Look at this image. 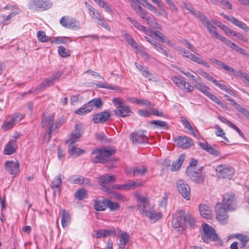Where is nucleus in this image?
<instances>
[{
    "label": "nucleus",
    "instance_id": "61",
    "mask_svg": "<svg viewBox=\"0 0 249 249\" xmlns=\"http://www.w3.org/2000/svg\"><path fill=\"white\" fill-rule=\"evenodd\" d=\"M181 122L184 127L186 129H187L190 131L191 130H193V127L192 126L190 123L188 122V121L185 119L184 118L181 120Z\"/></svg>",
    "mask_w": 249,
    "mask_h": 249
},
{
    "label": "nucleus",
    "instance_id": "17",
    "mask_svg": "<svg viewBox=\"0 0 249 249\" xmlns=\"http://www.w3.org/2000/svg\"><path fill=\"white\" fill-rule=\"evenodd\" d=\"M112 103L116 108L114 110V114L119 117H124V103L119 98H114L112 99Z\"/></svg>",
    "mask_w": 249,
    "mask_h": 249
},
{
    "label": "nucleus",
    "instance_id": "26",
    "mask_svg": "<svg viewBox=\"0 0 249 249\" xmlns=\"http://www.w3.org/2000/svg\"><path fill=\"white\" fill-rule=\"evenodd\" d=\"M71 218L69 213L65 209L61 211V222L62 226L65 228L71 223Z\"/></svg>",
    "mask_w": 249,
    "mask_h": 249
},
{
    "label": "nucleus",
    "instance_id": "64",
    "mask_svg": "<svg viewBox=\"0 0 249 249\" xmlns=\"http://www.w3.org/2000/svg\"><path fill=\"white\" fill-rule=\"evenodd\" d=\"M138 114L140 116L147 117L151 115V111H148L145 109H141L138 111Z\"/></svg>",
    "mask_w": 249,
    "mask_h": 249
},
{
    "label": "nucleus",
    "instance_id": "34",
    "mask_svg": "<svg viewBox=\"0 0 249 249\" xmlns=\"http://www.w3.org/2000/svg\"><path fill=\"white\" fill-rule=\"evenodd\" d=\"M17 149L16 145L15 143H12L9 142L4 148V153L6 155H10L15 152Z\"/></svg>",
    "mask_w": 249,
    "mask_h": 249
},
{
    "label": "nucleus",
    "instance_id": "43",
    "mask_svg": "<svg viewBox=\"0 0 249 249\" xmlns=\"http://www.w3.org/2000/svg\"><path fill=\"white\" fill-rule=\"evenodd\" d=\"M37 37L39 41L45 42L50 41V38L46 35L44 31H39L37 33Z\"/></svg>",
    "mask_w": 249,
    "mask_h": 249
},
{
    "label": "nucleus",
    "instance_id": "57",
    "mask_svg": "<svg viewBox=\"0 0 249 249\" xmlns=\"http://www.w3.org/2000/svg\"><path fill=\"white\" fill-rule=\"evenodd\" d=\"M111 187L112 188V191L114 192V193L112 194V195H114L116 196V197H119V195L117 194L116 192H115L114 190H120V189H124V185H119V184H116L114 185H111Z\"/></svg>",
    "mask_w": 249,
    "mask_h": 249
},
{
    "label": "nucleus",
    "instance_id": "1",
    "mask_svg": "<svg viewBox=\"0 0 249 249\" xmlns=\"http://www.w3.org/2000/svg\"><path fill=\"white\" fill-rule=\"evenodd\" d=\"M137 207L139 213L148 218L151 222H156L162 216L161 213L155 212L154 206L150 203L148 198L142 202H138Z\"/></svg>",
    "mask_w": 249,
    "mask_h": 249
},
{
    "label": "nucleus",
    "instance_id": "4",
    "mask_svg": "<svg viewBox=\"0 0 249 249\" xmlns=\"http://www.w3.org/2000/svg\"><path fill=\"white\" fill-rule=\"evenodd\" d=\"M203 231L201 232V238L205 243H209L211 241H218V237L214 229L206 223L202 225Z\"/></svg>",
    "mask_w": 249,
    "mask_h": 249
},
{
    "label": "nucleus",
    "instance_id": "52",
    "mask_svg": "<svg viewBox=\"0 0 249 249\" xmlns=\"http://www.w3.org/2000/svg\"><path fill=\"white\" fill-rule=\"evenodd\" d=\"M229 74L233 75L234 76H238V72L234 69L233 68L229 67L228 65L226 64L224 69Z\"/></svg>",
    "mask_w": 249,
    "mask_h": 249
},
{
    "label": "nucleus",
    "instance_id": "38",
    "mask_svg": "<svg viewBox=\"0 0 249 249\" xmlns=\"http://www.w3.org/2000/svg\"><path fill=\"white\" fill-rule=\"evenodd\" d=\"M134 176H143L148 172L147 169L145 166L136 167L133 169Z\"/></svg>",
    "mask_w": 249,
    "mask_h": 249
},
{
    "label": "nucleus",
    "instance_id": "29",
    "mask_svg": "<svg viewBox=\"0 0 249 249\" xmlns=\"http://www.w3.org/2000/svg\"><path fill=\"white\" fill-rule=\"evenodd\" d=\"M103 103L100 98H94L87 103L88 108L87 110L91 111L93 106H95L96 108H99L103 106Z\"/></svg>",
    "mask_w": 249,
    "mask_h": 249
},
{
    "label": "nucleus",
    "instance_id": "48",
    "mask_svg": "<svg viewBox=\"0 0 249 249\" xmlns=\"http://www.w3.org/2000/svg\"><path fill=\"white\" fill-rule=\"evenodd\" d=\"M151 124H154L156 128L165 127L166 129L168 128L167 124L165 122L159 120H153L150 122Z\"/></svg>",
    "mask_w": 249,
    "mask_h": 249
},
{
    "label": "nucleus",
    "instance_id": "7",
    "mask_svg": "<svg viewBox=\"0 0 249 249\" xmlns=\"http://www.w3.org/2000/svg\"><path fill=\"white\" fill-rule=\"evenodd\" d=\"M178 215H174L172 224L174 229H179L178 231L181 232L184 231L186 224L185 212L180 210L178 211Z\"/></svg>",
    "mask_w": 249,
    "mask_h": 249
},
{
    "label": "nucleus",
    "instance_id": "36",
    "mask_svg": "<svg viewBox=\"0 0 249 249\" xmlns=\"http://www.w3.org/2000/svg\"><path fill=\"white\" fill-rule=\"evenodd\" d=\"M179 89L184 92H191L194 90V87L185 81L183 82Z\"/></svg>",
    "mask_w": 249,
    "mask_h": 249
},
{
    "label": "nucleus",
    "instance_id": "51",
    "mask_svg": "<svg viewBox=\"0 0 249 249\" xmlns=\"http://www.w3.org/2000/svg\"><path fill=\"white\" fill-rule=\"evenodd\" d=\"M210 60L212 63L216 65L218 68L223 70L224 69L226 65V64L222 61L215 58H210Z\"/></svg>",
    "mask_w": 249,
    "mask_h": 249
},
{
    "label": "nucleus",
    "instance_id": "14",
    "mask_svg": "<svg viewBox=\"0 0 249 249\" xmlns=\"http://www.w3.org/2000/svg\"><path fill=\"white\" fill-rule=\"evenodd\" d=\"M83 133V128L81 125L76 124L74 125V131L71 134L69 139L66 141V143L68 145H71L79 141Z\"/></svg>",
    "mask_w": 249,
    "mask_h": 249
},
{
    "label": "nucleus",
    "instance_id": "60",
    "mask_svg": "<svg viewBox=\"0 0 249 249\" xmlns=\"http://www.w3.org/2000/svg\"><path fill=\"white\" fill-rule=\"evenodd\" d=\"M185 218L186 219V223H188L191 227H193L194 226L195 220L191 215L185 213Z\"/></svg>",
    "mask_w": 249,
    "mask_h": 249
},
{
    "label": "nucleus",
    "instance_id": "45",
    "mask_svg": "<svg viewBox=\"0 0 249 249\" xmlns=\"http://www.w3.org/2000/svg\"><path fill=\"white\" fill-rule=\"evenodd\" d=\"M215 86L218 87L220 88L222 90H223L224 91H226L227 92L229 93L232 96H235V93L232 91V90L228 88L226 85L224 84H220L219 82L217 80H216V83H214V84Z\"/></svg>",
    "mask_w": 249,
    "mask_h": 249
},
{
    "label": "nucleus",
    "instance_id": "46",
    "mask_svg": "<svg viewBox=\"0 0 249 249\" xmlns=\"http://www.w3.org/2000/svg\"><path fill=\"white\" fill-rule=\"evenodd\" d=\"M198 72L201 76L207 79L209 81H211L213 84H214V83H216L217 80L214 79L212 75H210L208 73L205 72L202 70H199Z\"/></svg>",
    "mask_w": 249,
    "mask_h": 249
},
{
    "label": "nucleus",
    "instance_id": "47",
    "mask_svg": "<svg viewBox=\"0 0 249 249\" xmlns=\"http://www.w3.org/2000/svg\"><path fill=\"white\" fill-rule=\"evenodd\" d=\"M58 51L60 55L63 57L69 56L71 54L70 51L62 46L58 47Z\"/></svg>",
    "mask_w": 249,
    "mask_h": 249
},
{
    "label": "nucleus",
    "instance_id": "5",
    "mask_svg": "<svg viewBox=\"0 0 249 249\" xmlns=\"http://www.w3.org/2000/svg\"><path fill=\"white\" fill-rule=\"evenodd\" d=\"M98 181L101 186V189L107 194H113L114 192L112 191L111 187L110 182L111 181H115L116 177L114 175H109L106 174L104 175L100 176L98 178Z\"/></svg>",
    "mask_w": 249,
    "mask_h": 249
},
{
    "label": "nucleus",
    "instance_id": "12",
    "mask_svg": "<svg viewBox=\"0 0 249 249\" xmlns=\"http://www.w3.org/2000/svg\"><path fill=\"white\" fill-rule=\"evenodd\" d=\"M178 190L182 196L186 200L190 199L191 192L190 188L186 182L183 179H178L177 182Z\"/></svg>",
    "mask_w": 249,
    "mask_h": 249
},
{
    "label": "nucleus",
    "instance_id": "20",
    "mask_svg": "<svg viewBox=\"0 0 249 249\" xmlns=\"http://www.w3.org/2000/svg\"><path fill=\"white\" fill-rule=\"evenodd\" d=\"M177 145L182 148H188L194 144L193 140L186 136H181L175 139Z\"/></svg>",
    "mask_w": 249,
    "mask_h": 249
},
{
    "label": "nucleus",
    "instance_id": "42",
    "mask_svg": "<svg viewBox=\"0 0 249 249\" xmlns=\"http://www.w3.org/2000/svg\"><path fill=\"white\" fill-rule=\"evenodd\" d=\"M106 208H108L110 211H115L119 208V205L117 203L113 202L108 199H105Z\"/></svg>",
    "mask_w": 249,
    "mask_h": 249
},
{
    "label": "nucleus",
    "instance_id": "58",
    "mask_svg": "<svg viewBox=\"0 0 249 249\" xmlns=\"http://www.w3.org/2000/svg\"><path fill=\"white\" fill-rule=\"evenodd\" d=\"M194 83H195L194 86V89L196 88L197 90L199 89V88H202L205 85L199 77Z\"/></svg>",
    "mask_w": 249,
    "mask_h": 249
},
{
    "label": "nucleus",
    "instance_id": "49",
    "mask_svg": "<svg viewBox=\"0 0 249 249\" xmlns=\"http://www.w3.org/2000/svg\"><path fill=\"white\" fill-rule=\"evenodd\" d=\"M141 186L142 184L139 182L131 181L125 184V190H129L133 188L134 189Z\"/></svg>",
    "mask_w": 249,
    "mask_h": 249
},
{
    "label": "nucleus",
    "instance_id": "33",
    "mask_svg": "<svg viewBox=\"0 0 249 249\" xmlns=\"http://www.w3.org/2000/svg\"><path fill=\"white\" fill-rule=\"evenodd\" d=\"M68 151L71 155L78 156L81 154L85 153V150L84 149L76 148L73 144H71L69 145Z\"/></svg>",
    "mask_w": 249,
    "mask_h": 249
},
{
    "label": "nucleus",
    "instance_id": "2",
    "mask_svg": "<svg viewBox=\"0 0 249 249\" xmlns=\"http://www.w3.org/2000/svg\"><path fill=\"white\" fill-rule=\"evenodd\" d=\"M115 153L113 149L97 148L91 153V160L92 163H110L113 160L111 156Z\"/></svg>",
    "mask_w": 249,
    "mask_h": 249
},
{
    "label": "nucleus",
    "instance_id": "41",
    "mask_svg": "<svg viewBox=\"0 0 249 249\" xmlns=\"http://www.w3.org/2000/svg\"><path fill=\"white\" fill-rule=\"evenodd\" d=\"M144 21H146L148 24L155 28L159 29L160 28V25L158 24L156 19L149 16Z\"/></svg>",
    "mask_w": 249,
    "mask_h": 249
},
{
    "label": "nucleus",
    "instance_id": "40",
    "mask_svg": "<svg viewBox=\"0 0 249 249\" xmlns=\"http://www.w3.org/2000/svg\"><path fill=\"white\" fill-rule=\"evenodd\" d=\"M105 199H104L102 201H95L94 204V209L97 211H104L106 208Z\"/></svg>",
    "mask_w": 249,
    "mask_h": 249
},
{
    "label": "nucleus",
    "instance_id": "44",
    "mask_svg": "<svg viewBox=\"0 0 249 249\" xmlns=\"http://www.w3.org/2000/svg\"><path fill=\"white\" fill-rule=\"evenodd\" d=\"M74 196L78 200H82L86 197L87 191L84 189H80L75 192Z\"/></svg>",
    "mask_w": 249,
    "mask_h": 249
},
{
    "label": "nucleus",
    "instance_id": "56",
    "mask_svg": "<svg viewBox=\"0 0 249 249\" xmlns=\"http://www.w3.org/2000/svg\"><path fill=\"white\" fill-rule=\"evenodd\" d=\"M133 196L138 202H142L148 198L147 197L142 196L138 192H134Z\"/></svg>",
    "mask_w": 249,
    "mask_h": 249
},
{
    "label": "nucleus",
    "instance_id": "37",
    "mask_svg": "<svg viewBox=\"0 0 249 249\" xmlns=\"http://www.w3.org/2000/svg\"><path fill=\"white\" fill-rule=\"evenodd\" d=\"M153 35L162 43H167L169 45L171 44V41L167 39V37L160 32L158 31H154Z\"/></svg>",
    "mask_w": 249,
    "mask_h": 249
},
{
    "label": "nucleus",
    "instance_id": "28",
    "mask_svg": "<svg viewBox=\"0 0 249 249\" xmlns=\"http://www.w3.org/2000/svg\"><path fill=\"white\" fill-rule=\"evenodd\" d=\"M73 182L75 184H79L84 186H92L93 184L89 179L82 176H75L72 177Z\"/></svg>",
    "mask_w": 249,
    "mask_h": 249
},
{
    "label": "nucleus",
    "instance_id": "21",
    "mask_svg": "<svg viewBox=\"0 0 249 249\" xmlns=\"http://www.w3.org/2000/svg\"><path fill=\"white\" fill-rule=\"evenodd\" d=\"M4 166L7 171L11 175H16L19 172V164L18 161H6L4 164Z\"/></svg>",
    "mask_w": 249,
    "mask_h": 249
},
{
    "label": "nucleus",
    "instance_id": "24",
    "mask_svg": "<svg viewBox=\"0 0 249 249\" xmlns=\"http://www.w3.org/2000/svg\"><path fill=\"white\" fill-rule=\"evenodd\" d=\"M198 145L200 147L204 150L206 151L210 154L215 156H221V153L211 145L209 144L208 142H199Z\"/></svg>",
    "mask_w": 249,
    "mask_h": 249
},
{
    "label": "nucleus",
    "instance_id": "62",
    "mask_svg": "<svg viewBox=\"0 0 249 249\" xmlns=\"http://www.w3.org/2000/svg\"><path fill=\"white\" fill-rule=\"evenodd\" d=\"M97 87L99 88H104L107 89H116V88L115 86L112 85H109L107 83H99L96 85Z\"/></svg>",
    "mask_w": 249,
    "mask_h": 249
},
{
    "label": "nucleus",
    "instance_id": "8",
    "mask_svg": "<svg viewBox=\"0 0 249 249\" xmlns=\"http://www.w3.org/2000/svg\"><path fill=\"white\" fill-rule=\"evenodd\" d=\"M52 3L49 0H31L29 9L34 11H44L51 8Z\"/></svg>",
    "mask_w": 249,
    "mask_h": 249
},
{
    "label": "nucleus",
    "instance_id": "50",
    "mask_svg": "<svg viewBox=\"0 0 249 249\" xmlns=\"http://www.w3.org/2000/svg\"><path fill=\"white\" fill-rule=\"evenodd\" d=\"M171 79L179 89L184 81V80L181 77L173 76Z\"/></svg>",
    "mask_w": 249,
    "mask_h": 249
},
{
    "label": "nucleus",
    "instance_id": "13",
    "mask_svg": "<svg viewBox=\"0 0 249 249\" xmlns=\"http://www.w3.org/2000/svg\"><path fill=\"white\" fill-rule=\"evenodd\" d=\"M125 40L127 43L134 49H137V52L145 60H148L150 58V55L145 51L144 48L142 47H138V44L132 36L128 35L125 34Z\"/></svg>",
    "mask_w": 249,
    "mask_h": 249
},
{
    "label": "nucleus",
    "instance_id": "39",
    "mask_svg": "<svg viewBox=\"0 0 249 249\" xmlns=\"http://www.w3.org/2000/svg\"><path fill=\"white\" fill-rule=\"evenodd\" d=\"M235 237L243 243L242 248L244 247L246 243L249 241V234H237Z\"/></svg>",
    "mask_w": 249,
    "mask_h": 249
},
{
    "label": "nucleus",
    "instance_id": "32",
    "mask_svg": "<svg viewBox=\"0 0 249 249\" xmlns=\"http://www.w3.org/2000/svg\"><path fill=\"white\" fill-rule=\"evenodd\" d=\"M68 24L67 28L70 29L74 30H78L80 28V22L76 19L69 17V20H68Z\"/></svg>",
    "mask_w": 249,
    "mask_h": 249
},
{
    "label": "nucleus",
    "instance_id": "25",
    "mask_svg": "<svg viewBox=\"0 0 249 249\" xmlns=\"http://www.w3.org/2000/svg\"><path fill=\"white\" fill-rule=\"evenodd\" d=\"M197 55H195L194 54H189L187 55V58L207 68H209L210 67V65L203 59L199 57V54H197Z\"/></svg>",
    "mask_w": 249,
    "mask_h": 249
},
{
    "label": "nucleus",
    "instance_id": "11",
    "mask_svg": "<svg viewBox=\"0 0 249 249\" xmlns=\"http://www.w3.org/2000/svg\"><path fill=\"white\" fill-rule=\"evenodd\" d=\"M186 173L190 179L196 183H202L205 179V173L201 170L196 171L191 168H187Z\"/></svg>",
    "mask_w": 249,
    "mask_h": 249
},
{
    "label": "nucleus",
    "instance_id": "23",
    "mask_svg": "<svg viewBox=\"0 0 249 249\" xmlns=\"http://www.w3.org/2000/svg\"><path fill=\"white\" fill-rule=\"evenodd\" d=\"M131 6L135 11L136 14L141 18L143 21H144L149 16L147 11L142 8L139 4L133 2V3H131Z\"/></svg>",
    "mask_w": 249,
    "mask_h": 249
},
{
    "label": "nucleus",
    "instance_id": "53",
    "mask_svg": "<svg viewBox=\"0 0 249 249\" xmlns=\"http://www.w3.org/2000/svg\"><path fill=\"white\" fill-rule=\"evenodd\" d=\"M15 125L14 122L11 119L9 121L5 122L2 126V128L3 130L6 131L11 129Z\"/></svg>",
    "mask_w": 249,
    "mask_h": 249
},
{
    "label": "nucleus",
    "instance_id": "27",
    "mask_svg": "<svg viewBox=\"0 0 249 249\" xmlns=\"http://www.w3.org/2000/svg\"><path fill=\"white\" fill-rule=\"evenodd\" d=\"M200 214L205 218L210 219L212 216V211L210 207L206 204H201L199 207Z\"/></svg>",
    "mask_w": 249,
    "mask_h": 249
},
{
    "label": "nucleus",
    "instance_id": "16",
    "mask_svg": "<svg viewBox=\"0 0 249 249\" xmlns=\"http://www.w3.org/2000/svg\"><path fill=\"white\" fill-rule=\"evenodd\" d=\"M130 139L133 144H139L147 143L148 138L144 134V131H137L130 135Z\"/></svg>",
    "mask_w": 249,
    "mask_h": 249
},
{
    "label": "nucleus",
    "instance_id": "54",
    "mask_svg": "<svg viewBox=\"0 0 249 249\" xmlns=\"http://www.w3.org/2000/svg\"><path fill=\"white\" fill-rule=\"evenodd\" d=\"M222 15L226 19H227L229 21L232 22L233 24H234L236 26H237V25L239 24L240 22L241 21L233 17H229L225 15L224 13H222Z\"/></svg>",
    "mask_w": 249,
    "mask_h": 249
},
{
    "label": "nucleus",
    "instance_id": "35",
    "mask_svg": "<svg viewBox=\"0 0 249 249\" xmlns=\"http://www.w3.org/2000/svg\"><path fill=\"white\" fill-rule=\"evenodd\" d=\"M230 102L237 111L242 113L244 116L247 115V114H249L248 110L246 109L244 107H242L240 105L237 103L232 99Z\"/></svg>",
    "mask_w": 249,
    "mask_h": 249
},
{
    "label": "nucleus",
    "instance_id": "3",
    "mask_svg": "<svg viewBox=\"0 0 249 249\" xmlns=\"http://www.w3.org/2000/svg\"><path fill=\"white\" fill-rule=\"evenodd\" d=\"M115 234H117V236H119L120 243L119 245L120 248L121 249H124V233L119 229L117 230L106 229L98 230L96 231L95 237L97 238H101Z\"/></svg>",
    "mask_w": 249,
    "mask_h": 249
},
{
    "label": "nucleus",
    "instance_id": "6",
    "mask_svg": "<svg viewBox=\"0 0 249 249\" xmlns=\"http://www.w3.org/2000/svg\"><path fill=\"white\" fill-rule=\"evenodd\" d=\"M54 114H50L47 118H45L44 116L42 120V125L43 127H48V129L45 135H48V138H50L52 133L56 130V129L61 125V124L58 122L55 123V126H53Z\"/></svg>",
    "mask_w": 249,
    "mask_h": 249
},
{
    "label": "nucleus",
    "instance_id": "63",
    "mask_svg": "<svg viewBox=\"0 0 249 249\" xmlns=\"http://www.w3.org/2000/svg\"><path fill=\"white\" fill-rule=\"evenodd\" d=\"M23 117V116L20 114H15L12 116L11 119L16 124L17 123L19 122Z\"/></svg>",
    "mask_w": 249,
    "mask_h": 249
},
{
    "label": "nucleus",
    "instance_id": "10",
    "mask_svg": "<svg viewBox=\"0 0 249 249\" xmlns=\"http://www.w3.org/2000/svg\"><path fill=\"white\" fill-rule=\"evenodd\" d=\"M215 210L216 219L222 224L227 223L229 218L227 212L230 210H228L220 203L216 204Z\"/></svg>",
    "mask_w": 249,
    "mask_h": 249
},
{
    "label": "nucleus",
    "instance_id": "18",
    "mask_svg": "<svg viewBox=\"0 0 249 249\" xmlns=\"http://www.w3.org/2000/svg\"><path fill=\"white\" fill-rule=\"evenodd\" d=\"M64 178V175L60 174L55 177L52 181L50 186L54 190L53 195L59 196L60 195L62 180Z\"/></svg>",
    "mask_w": 249,
    "mask_h": 249
},
{
    "label": "nucleus",
    "instance_id": "31",
    "mask_svg": "<svg viewBox=\"0 0 249 249\" xmlns=\"http://www.w3.org/2000/svg\"><path fill=\"white\" fill-rule=\"evenodd\" d=\"M62 73L63 72L62 71H57L53 74L51 77L46 78L44 81L46 84V86L49 87L53 85L55 81L58 80Z\"/></svg>",
    "mask_w": 249,
    "mask_h": 249
},
{
    "label": "nucleus",
    "instance_id": "30",
    "mask_svg": "<svg viewBox=\"0 0 249 249\" xmlns=\"http://www.w3.org/2000/svg\"><path fill=\"white\" fill-rule=\"evenodd\" d=\"M185 159V155L182 154H181L177 160L176 161L174 162L171 166V170L172 171H176L178 170L181 167L182 164L183 163L184 160Z\"/></svg>",
    "mask_w": 249,
    "mask_h": 249
},
{
    "label": "nucleus",
    "instance_id": "55",
    "mask_svg": "<svg viewBox=\"0 0 249 249\" xmlns=\"http://www.w3.org/2000/svg\"><path fill=\"white\" fill-rule=\"evenodd\" d=\"M88 108V105L85 104L83 107H81L79 108V109L75 110V113L80 115H83L86 113H89L91 111H88L87 110Z\"/></svg>",
    "mask_w": 249,
    "mask_h": 249
},
{
    "label": "nucleus",
    "instance_id": "9",
    "mask_svg": "<svg viewBox=\"0 0 249 249\" xmlns=\"http://www.w3.org/2000/svg\"><path fill=\"white\" fill-rule=\"evenodd\" d=\"M223 206L227 208L228 210L234 211L237 207V200L235 197V195L231 192L226 193L223 196L222 203Z\"/></svg>",
    "mask_w": 249,
    "mask_h": 249
},
{
    "label": "nucleus",
    "instance_id": "59",
    "mask_svg": "<svg viewBox=\"0 0 249 249\" xmlns=\"http://www.w3.org/2000/svg\"><path fill=\"white\" fill-rule=\"evenodd\" d=\"M98 24L108 31L110 30V28L108 26L107 23L101 17L98 19Z\"/></svg>",
    "mask_w": 249,
    "mask_h": 249
},
{
    "label": "nucleus",
    "instance_id": "22",
    "mask_svg": "<svg viewBox=\"0 0 249 249\" xmlns=\"http://www.w3.org/2000/svg\"><path fill=\"white\" fill-rule=\"evenodd\" d=\"M110 114L108 111L100 112L93 117V121L95 124H103L107 122L110 118Z\"/></svg>",
    "mask_w": 249,
    "mask_h": 249
},
{
    "label": "nucleus",
    "instance_id": "19",
    "mask_svg": "<svg viewBox=\"0 0 249 249\" xmlns=\"http://www.w3.org/2000/svg\"><path fill=\"white\" fill-rule=\"evenodd\" d=\"M197 16L203 25L206 27L209 31L213 29H216L215 26H217L216 20L213 19L209 20L205 16L200 12H198Z\"/></svg>",
    "mask_w": 249,
    "mask_h": 249
},
{
    "label": "nucleus",
    "instance_id": "15",
    "mask_svg": "<svg viewBox=\"0 0 249 249\" xmlns=\"http://www.w3.org/2000/svg\"><path fill=\"white\" fill-rule=\"evenodd\" d=\"M215 170L217 176L222 178H230L234 173L233 168L224 164L218 165Z\"/></svg>",
    "mask_w": 249,
    "mask_h": 249
}]
</instances>
